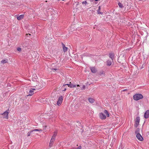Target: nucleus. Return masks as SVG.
Returning <instances> with one entry per match:
<instances>
[{"label":"nucleus","instance_id":"f257e3e1","mask_svg":"<svg viewBox=\"0 0 149 149\" xmlns=\"http://www.w3.org/2000/svg\"><path fill=\"white\" fill-rule=\"evenodd\" d=\"M143 98V95L141 94L136 93L133 96V99L137 101Z\"/></svg>","mask_w":149,"mask_h":149},{"label":"nucleus","instance_id":"f03ea898","mask_svg":"<svg viewBox=\"0 0 149 149\" xmlns=\"http://www.w3.org/2000/svg\"><path fill=\"white\" fill-rule=\"evenodd\" d=\"M137 130L135 132L136 134H137L136 135V137L137 139L140 141H142L143 140V138L141 136V135L139 133H137Z\"/></svg>","mask_w":149,"mask_h":149},{"label":"nucleus","instance_id":"7ed1b4c3","mask_svg":"<svg viewBox=\"0 0 149 149\" xmlns=\"http://www.w3.org/2000/svg\"><path fill=\"white\" fill-rule=\"evenodd\" d=\"M63 100V97L62 96H60L57 102V104L58 106L61 105Z\"/></svg>","mask_w":149,"mask_h":149},{"label":"nucleus","instance_id":"20e7f679","mask_svg":"<svg viewBox=\"0 0 149 149\" xmlns=\"http://www.w3.org/2000/svg\"><path fill=\"white\" fill-rule=\"evenodd\" d=\"M140 119L139 117H137L135 119V126L137 127L139 125L140 122Z\"/></svg>","mask_w":149,"mask_h":149},{"label":"nucleus","instance_id":"39448f33","mask_svg":"<svg viewBox=\"0 0 149 149\" xmlns=\"http://www.w3.org/2000/svg\"><path fill=\"white\" fill-rule=\"evenodd\" d=\"M8 113L7 111H6L4 113L2 114V115L3 116V118L6 119H8Z\"/></svg>","mask_w":149,"mask_h":149},{"label":"nucleus","instance_id":"423d86ee","mask_svg":"<svg viewBox=\"0 0 149 149\" xmlns=\"http://www.w3.org/2000/svg\"><path fill=\"white\" fill-rule=\"evenodd\" d=\"M66 85H68L69 87L71 88L75 87L76 86L75 85H73V84H71V82H70V84H69L63 85V86L64 87Z\"/></svg>","mask_w":149,"mask_h":149},{"label":"nucleus","instance_id":"0eeeda50","mask_svg":"<svg viewBox=\"0 0 149 149\" xmlns=\"http://www.w3.org/2000/svg\"><path fill=\"white\" fill-rule=\"evenodd\" d=\"M144 118H149V110H147L145 113Z\"/></svg>","mask_w":149,"mask_h":149},{"label":"nucleus","instance_id":"6e6552de","mask_svg":"<svg viewBox=\"0 0 149 149\" xmlns=\"http://www.w3.org/2000/svg\"><path fill=\"white\" fill-rule=\"evenodd\" d=\"M100 118L102 119H104L106 118V116L102 113H100Z\"/></svg>","mask_w":149,"mask_h":149},{"label":"nucleus","instance_id":"1a4fd4ad","mask_svg":"<svg viewBox=\"0 0 149 149\" xmlns=\"http://www.w3.org/2000/svg\"><path fill=\"white\" fill-rule=\"evenodd\" d=\"M62 44L63 47V49L64 52H67L68 51V48L65 47V45L63 43H62Z\"/></svg>","mask_w":149,"mask_h":149},{"label":"nucleus","instance_id":"9d476101","mask_svg":"<svg viewBox=\"0 0 149 149\" xmlns=\"http://www.w3.org/2000/svg\"><path fill=\"white\" fill-rule=\"evenodd\" d=\"M35 90V89H32L30 90L28 95L31 96L34 93L33 90Z\"/></svg>","mask_w":149,"mask_h":149},{"label":"nucleus","instance_id":"9b49d317","mask_svg":"<svg viewBox=\"0 0 149 149\" xmlns=\"http://www.w3.org/2000/svg\"><path fill=\"white\" fill-rule=\"evenodd\" d=\"M24 17V15H21L17 17V18L18 20H20L23 19Z\"/></svg>","mask_w":149,"mask_h":149},{"label":"nucleus","instance_id":"f8f14e48","mask_svg":"<svg viewBox=\"0 0 149 149\" xmlns=\"http://www.w3.org/2000/svg\"><path fill=\"white\" fill-rule=\"evenodd\" d=\"M91 72L93 73H95L96 71V70L95 68L94 67L91 68Z\"/></svg>","mask_w":149,"mask_h":149},{"label":"nucleus","instance_id":"ddd939ff","mask_svg":"<svg viewBox=\"0 0 149 149\" xmlns=\"http://www.w3.org/2000/svg\"><path fill=\"white\" fill-rule=\"evenodd\" d=\"M88 101L89 102L91 103H93L94 101H95V100L93 99V98H89L88 99Z\"/></svg>","mask_w":149,"mask_h":149},{"label":"nucleus","instance_id":"4468645a","mask_svg":"<svg viewBox=\"0 0 149 149\" xmlns=\"http://www.w3.org/2000/svg\"><path fill=\"white\" fill-rule=\"evenodd\" d=\"M55 140H52V139H51V140L50 141L49 144V146L50 147H51L52 146L53 142Z\"/></svg>","mask_w":149,"mask_h":149},{"label":"nucleus","instance_id":"2eb2a0df","mask_svg":"<svg viewBox=\"0 0 149 149\" xmlns=\"http://www.w3.org/2000/svg\"><path fill=\"white\" fill-rule=\"evenodd\" d=\"M109 57L113 60L114 58V55L113 54L111 53L109 54Z\"/></svg>","mask_w":149,"mask_h":149},{"label":"nucleus","instance_id":"dca6fc26","mask_svg":"<svg viewBox=\"0 0 149 149\" xmlns=\"http://www.w3.org/2000/svg\"><path fill=\"white\" fill-rule=\"evenodd\" d=\"M112 64V62L111 60H108L107 61V64L108 65H110Z\"/></svg>","mask_w":149,"mask_h":149},{"label":"nucleus","instance_id":"f3484780","mask_svg":"<svg viewBox=\"0 0 149 149\" xmlns=\"http://www.w3.org/2000/svg\"><path fill=\"white\" fill-rule=\"evenodd\" d=\"M104 112V113L107 116V117L109 116V113L107 110H105Z\"/></svg>","mask_w":149,"mask_h":149},{"label":"nucleus","instance_id":"a211bd4d","mask_svg":"<svg viewBox=\"0 0 149 149\" xmlns=\"http://www.w3.org/2000/svg\"><path fill=\"white\" fill-rule=\"evenodd\" d=\"M32 131H39L40 132H41L42 131V130H38V129H34Z\"/></svg>","mask_w":149,"mask_h":149},{"label":"nucleus","instance_id":"6ab92c4d","mask_svg":"<svg viewBox=\"0 0 149 149\" xmlns=\"http://www.w3.org/2000/svg\"><path fill=\"white\" fill-rule=\"evenodd\" d=\"M100 6H99V9H98V10H97V13H98V14H102V12H100Z\"/></svg>","mask_w":149,"mask_h":149},{"label":"nucleus","instance_id":"aec40b11","mask_svg":"<svg viewBox=\"0 0 149 149\" xmlns=\"http://www.w3.org/2000/svg\"><path fill=\"white\" fill-rule=\"evenodd\" d=\"M118 4L119 7L120 8H122L123 7V5L120 3V2L118 3Z\"/></svg>","mask_w":149,"mask_h":149},{"label":"nucleus","instance_id":"412c9836","mask_svg":"<svg viewBox=\"0 0 149 149\" xmlns=\"http://www.w3.org/2000/svg\"><path fill=\"white\" fill-rule=\"evenodd\" d=\"M1 62L2 63H5L7 62V61L6 60H2L1 61Z\"/></svg>","mask_w":149,"mask_h":149},{"label":"nucleus","instance_id":"4be33fe9","mask_svg":"<svg viewBox=\"0 0 149 149\" xmlns=\"http://www.w3.org/2000/svg\"><path fill=\"white\" fill-rule=\"evenodd\" d=\"M33 132V131H31L30 132H28L27 134V136H30V134H31V132Z\"/></svg>","mask_w":149,"mask_h":149},{"label":"nucleus","instance_id":"5701e85b","mask_svg":"<svg viewBox=\"0 0 149 149\" xmlns=\"http://www.w3.org/2000/svg\"><path fill=\"white\" fill-rule=\"evenodd\" d=\"M17 50L19 52H20L21 50V49L20 47H18L17 49Z\"/></svg>","mask_w":149,"mask_h":149},{"label":"nucleus","instance_id":"b1692460","mask_svg":"<svg viewBox=\"0 0 149 149\" xmlns=\"http://www.w3.org/2000/svg\"><path fill=\"white\" fill-rule=\"evenodd\" d=\"M87 3V2L86 1H84L82 2V4H85L86 5V4Z\"/></svg>","mask_w":149,"mask_h":149},{"label":"nucleus","instance_id":"393cba45","mask_svg":"<svg viewBox=\"0 0 149 149\" xmlns=\"http://www.w3.org/2000/svg\"><path fill=\"white\" fill-rule=\"evenodd\" d=\"M55 137L54 136H53L52 137V139H51L52 140H55Z\"/></svg>","mask_w":149,"mask_h":149},{"label":"nucleus","instance_id":"a878e982","mask_svg":"<svg viewBox=\"0 0 149 149\" xmlns=\"http://www.w3.org/2000/svg\"><path fill=\"white\" fill-rule=\"evenodd\" d=\"M85 88V86L84 85H83V86L82 87V88H81L82 89H84Z\"/></svg>","mask_w":149,"mask_h":149},{"label":"nucleus","instance_id":"bb28decb","mask_svg":"<svg viewBox=\"0 0 149 149\" xmlns=\"http://www.w3.org/2000/svg\"><path fill=\"white\" fill-rule=\"evenodd\" d=\"M56 133L55 132L54 134H53V136H55L56 137Z\"/></svg>","mask_w":149,"mask_h":149},{"label":"nucleus","instance_id":"cd10ccee","mask_svg":"<svg viewBox=\"0 0 149 149\" xmlns=\"http://www.w3.org/2000/svg\"><path fill=\"white\" fill-rule=\"evenodd\" d=\"M57 69H53V68H52V70H54L55 71H56V70H57Z\"/></svg>","mask_w":149,"mask_h":149},{"label":"nucleus","instance_id":"c85d7f7f","mask_svg":"<svg viewBox=\"0 0 149 149\" xmlns=\"http://www.w3.org/2000/svg\"><path fill=\"white\" fill-rule=\"evenodd\" d=\"M66 88H64V89L63 90V91H65L66 90Z\"/></svg>","mask_w":149,"mask_h":149},{"label":"nucleus","instance_id":"c756f323","mask_svg":"<svg viewBox=\"0 0 149 149\" xmlns=\"http://www.w3.org/2000/svg\"><path fill=\"white\" fill-rule=\"evenodd\" d=\"M77 87L79 86V85H77Z\"/></svg>","mask_w":149,"mask_h":149},{"label":"nucleus","instance_id":"7c9ffc66","mask_svg":"<svg viewBox=\"0 0 149 149\" xmlns=\"http://www.w3.org/2000/svg\"><path fill=\"white\" fill-rule=\"evenodd\" d=\"M126 89L123 90L124 91H126Z\"/></svg>","mask_w":149,"mask_h":149},{"label":"nucleus","instance_id":"2f4dec72","mask_svg":"<svg viewBox=\"0 0 149 149\" xmlns=\"http://www.w3.org/2000/svg\"><path fill=\"white\" fill-rule=\"evenodd\" d=\"M29 34V35H30V34Z\"/></svg>","mask_w":149,"mask_h":149},{"label":"nucleus","instance_id":"473e14b6","mask_svg":"<svg viewBox=\"0 0 149 149\" xmlns=\"http://www.w3.org/2000/svg\"><path fill=\"white\" fill-rule=\"evenodd\" d=\"M62 1H64V0H62Z\"/></svg>","mask_w":149,"mask_h":149}]
</instances>
